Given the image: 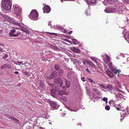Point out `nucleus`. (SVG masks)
<instances>
[{
    "label": "nucleus",
    "instance_id": "obj_1",
    "mask_svg": "<svg viewBox=\"0 0 129 129\" xmlns=\"http://www.w3.org/2000/svg\"><path fill=\"white\" fill-rule=\"evenodd\" d=\"M13 8H14L15 14L16 15V17L19 19V20H15L13 19H12L11 20V21L13 24H15L19 27H22V25H24L23 24L19 23L21 22L22 20L21 14V9L20 7L16 6L15 5L13 6Z\"/></svg>",
    "mask_w": 129,
    "mask_h": 129
},
{
    "label": "nucleus",
    "instance_id": "obj_2",
    "mask_svg": "<svg viewBox=\"0 0 129 129\" xmlns=\"http://www.w3.org/2000/svg\"><path fill=\"white\" fill-rule=\"evenodd\" d=\"M2 7L6 10H10L12 7L11 2L9 0H3L1 3Z\"/></svg>",
    "mask_w": 129,
    "mask_h": 129
},
{
    "label": "nucleus",
    "instance_id": "obj_3",
    "mask_svg": "<svg viewBox=\"0 0 129 129\" xmlns=\"http://www.w3.org/2000/svg\"><path fill=\"white\" fill-rule=\"evenodd\" d=\"M38 14L36 10H33L31 12L29 17L32 20H36L38 19Z\"/></svg>",
    "mask_w": 129,
    "mask_h": 129
},
{
    "label": "nucleus",
    "instance_id": "obj_4",
    "mask_svg": "<svg viewBox=\"0 0 129 129\" xmlns=\"http://www.w3.org/2000/svg\"><path fill=\"white\" fill-rule=\"evenodd\" d=\"M101 57L104 62L106 64L108 63V64H112V63H111L110 58L109 56L106 54L102 55Z\"/></svg>",
    "mask_w": 129,
    "mask_h": 129
},
{
    "label": "nucleus",
    "instance_id": "obj_5",
    "mask_svg": "<svg viewBox=\"0 0 129 129\" xmlns=\"http://www.w3.org/2000/svg\"><path fill=\"white\" fill-rule=\"evenodd\" d=\"M57 81L60 82V85L61 87H62L63 88V90L59 91L58 93V94L60 95H62L65 94V91L66 90V88L63 87L62 86V80L60 78H58L57 80Z\"/></svg>",
    "mask_w": 129,
    "mask_h": 129
},
{
    "label": "nucleus",
    "instance_id": "obj_6",
    "mask_svg": "<svg viewBox=\"0 0 129 129\" xmlns=\"http://www.w3.org/2000/svg\"><path fill=\"white\" fill-rule=\"evenodd\" d=\"M16 33L15 30L14 29H12L10 30V32L9 33L8 35L10 37H16L21 34L20 32H18L16 34H15Z\"/></svg>",
    "mask_w": 129,
    "mask_h": 129
},
{
    "label": "nucleus",
    "instance_id": "obj_7",
    "mask_svg": "<svg viewBox=\"0 0 129 129\" xmlns=\"http://www.w3.org/2000/svg\"><path fill=\"white\" fill-rule=\"evenodd\" d=\"M122 9V6L119 4H117L116 5H114V6L113 12L114 11L115 13L121 10Z\"/></svg>",
    "mask_w": 129,
    "mask_h": 129
},
{
    "label": "nucleus",
    "instance_id": "obj_8",
    "mask_svg": "<svg viewBox=\"0 0 129 129\" xmlns=\"http://www.w3.org/2000/svg\"><path fill=\"white\" fill-rule=\"evenodd\" d=\"M44 13H48L51 10V9L50 7L47 5H46L43 8Z\"/></svg>",
    "mask_w": 129,
    "mask_h": 129
},
{
    "label": "nucleus",
    "instance_id": "obj_9",
    "mask_svg": "<svg viewBox=\"0 0 129 129\" xmlns=\"http://www.w3.org/2000/svg\"><path fill=\"white\" fill-rule=\"evenodd\" d=\"M86 2L88 4L93 5L96 4L95 0H85Z\"/></svg>",
    "mask_w": 129,
    "mask_h": 129
},
{
    "label": "nucleus",
    "instance_id": "obj_10",
    "mask_svg": "<svg viewBox=\"0 0 129 129\" xmlns=\"http://www.w3.org/2000/svg\"><path fill=\"white\" fill-rule=\"evenodd\" d=\"M49 103L53 108H55L57 106V104L56 102L50 101L49 100L48 101Z\"/></svg>",
    "mask_w": 129,
    "mask_h": 129
},
{
    "label": "nucleus",
    "instance_id": "obj_11",
    "mask_svg": "<svg viewBox=\"0 0 129 129\" xmlns=\"http://www.w3.org/2000/svg\"><path fill=\"white\" fill-rule=\"evenodd\" d=\"M91 59L94 62H95L96 64H101V62L103 63V62H101L99 59H96L94 57H92L91 58Z\"/></svg>",
    "mask_w": 129,
    "mask_h": 129
},
{
    "label": "nucleus",
    "instance_id": "obj_12",
    "mask_svg": "<svg viewBox=\"0 0 129 129\" xmlns=\"http://www.w3.org/2000/svg\"><path fill=\"white\" fill-rule=\"evenodd\" d=\"M56 72L55 71H54L49 76L47 77V78L49 79H52L54 77L56 76Z\"/></svg>",
    "mask_w": 129,
    "mask_h": 129
},
{
    "label": "nucleus",
    "instance_id": "obj_13",
    "mask_svg": "<svg viewBox=\"0 0 129 129\" xmlns=\"http://www.w3.org/2000/svg\"><path fill=\"white\" fill-rule=\"evenodd\" d=\"M110 70H108L106 71V73L108 75L110 78H112L113 77V73L112 72L113 71V70L110 69Z\"/></svg>",
    "mask_w": 129,
    "mask_h": 129
},
{
    "label": "nucleus",
    "instance_id": "obj_14",
    "mask_svg": "<svg viewBox=\"0 0 129 129\" xmlns=\"http://www.w3.org/2000/svg\"><path fill=\"white\" fill-rule=\"evenodd\" d=\"M122 111V113L123 116L122 117L124 116H129V111H128L127 109L126 108V109L123 110V109Z\"/></svg>",
    "mask_w": 129,
    "mask_h": 129
},
{
    "label": "nucleus",
    "instance_id": "obj_15",
    "mask_svg": "<svg viewBox=\"0 0 129 129\" xmlns=\"http://www.w3.org/2000/svg\"><path fill=\"white\" fill-rule=\"evenodd\" d=\"M105 12L107 13H112L113 12V9L112 8H108L106 10H104Z\"/></svg>",
    "mask_w": 129,
    "mask_h": 129
},
{
    "label": "nucleus",
    "instance_id": "obj_16",
    "mask_svg": "<svg viewBox=\"0 0 129 129\" xmlns=\"http://www.w3.org/2000/svg\"><path fill=\"white\" fill-rule=\"evenodd\" d=\"M49 46L52 49L56 51L58 50L59 49L57 47H55L54 45L49 44Z\"/></svg>",
    "mask_w": 129,
    "mask_h": 129
},
{
    "label": "nucleus",
    "instance_id": "obj_17",
    "mask_svg": "<svg viewBox=\"0 0 129 129\" xmlns=\"http://www.w3.org/2000/svg\"><path fill=\"white\" fill-rule=\"evenodd\" d=\"M21 29L22 31L26 33V34H29L30 33V31L29 30L24 27L21 28Z\"/></svg>",
    "mask_w": 129,
    "mask_h": 129
},
{
    "label": "nucleus",
    "instance_id": "obj_18",
    "mask_svg": "<svg viewBox=\"0 0 129 129\" xmlns=\"http://www.w3.org/2000/svg\"><path fill=\"white\" fill-rule=\"evenodd\" d=\"M74 76V73L72 72H70L67 75V77L68 78L70 79L73 77Z\"/></svg>",
    "mask_w": 129,
    "mask_h": 129
},
{
    "label": "nucleus",
    "instance_id": "obj_19",
    "mask_svg": "<svg viewBox=\"0 0 129 129\" xmlns=\"http://www.w3.org/2000/svg\"><path fill=\"white\" fill-rule=\"evenodd\" d=\"M83 63L84 64H93L92 62L87 60H85L84 62H83Z\"/></svg>",
    "mask_w": 129,
    "mask_h": 129
},
{
    "label": "nucleus",
    "instance_id": "obj_20",
    "mask_svg": "<svg viewBox=\"0 0 129 129\" xmlns=\"http://www.w3.org/2000/svg\"><path fill=\"white\" fill-rule=\"evenodd\" d=\"M73 50L74 52L77 53H79L81 52V50L78 48L75 47H73Z\"/></svg>",
    "mask_w": 129,
    "mask_h": 129
},
{
    "label": "nucleus",
    "instance_id": "obj_21",
    "mask_svg": "<svg viewBox=\"0 0 129 129\" xmlns=\"http://www.w3.org/2000/svg\"><path fill=\"white\" fill-rule=\"evenodd\" d=\"M119 69H117L115 70L113 69V73L115 74V75H116L118 77H119Z\"/></svg>",
    "mask_w": 129,
    "mask_h": 129
},
{
    "label": "nucleus",
    "instance_id": "obj_22",
    "mask_svg": "<svg viewBox=\"0 0 129 129\" xmlns=\"http://www.w3.org/2000/svg\"><path fill=\"white\" fill-rule=\"evenodd\" d=\"M65 80L66 84V86L68 88L70 87V81L68 80H67L66 79H65Z\"/></svg>",
    "mask_w": 129,
    "mask_h": 129
},
{
    "label": "nucleus",
    "instance_id": "obj_23",
    "mask_svg": "<svg viewBox=\"0 0 129 129\" xmlns=\"http://www.w3.org/2000/svg\"><path fill=\"white\" fill-rule=\"evenodd\" d=\"M116 96L117 98H121L122 97L123 95L122 94L119 92H117L115 93Z\"/></svg>",
    "mask_w": 129,
    "mask_h": 129
},
{
    "label": "nucleus",
    "instance_id": "obj_24",
    "mask_svg": "<svg viewBox=\"0 0 129 129\" xmlns=\"http://www.w3.org/2000/svg\"><path fill=\"white\" fill-rule=\"evenodd\" d=\"M1 16L3 17V18L6 20H8V19H9V17L3 14H2Z\"/></svg>",
    "mask_w": 129,
    "mask_h": 129
},
{
    "label": "nucleus",
    "instance_id": "obj_25",
    "mask_svg": "<svg viewBox=\"0 0 129 129\" xmlns=\"http://www.w3.org/2000/svg\"><path fill=\"white\" fill-rule=\"evenodd\" d=\"M72 40L73 41L74 44L76 45L79 44V42H78L77 40L76 39H73Z\"/></svg>",
    "mask_w": 129,
    "mask_h": 129
},
{
    "label": "nucleus",
    "instance_id": "obj_26",
    "mask_svg": "<svg viewBox=\"0 0 129 129\" xmlns=\"http://www.w3.org/2000/svg\"><path fill=\"white\" fill-rule=\"evenodd\" d=\"M56 26L57 27V28L58 27V28H60L61 31H63L64 33H65L66 32V30L63 28H61V27L60 26H59L58 25V26Z\"/></svg>",
    "mask_w": 129,
    "mask_h": 129
},
{
    "label": "nucleus",
    "instance_id": "obj_27",
    "mask_svg": "<svg viewBox=\"0 0 129 129\" xmlns=\"http://www.w3.org/2000/svg\"><path fill=\"white\" fill-rule=\"evenodd\" d=\"M87 79L89 81V82H91V83H93L94 84L95 83V82H94V81H93V80H92V79H91V78H89L88 77H87Z\"/></svg>",
    "mask_w": 129,
    "mask_h": 129
},
{
    "label": "nucleus",
    "instance_id": "obj_28",
    "mask_svg": "<svg viewBox=\"0 0 129 129\" xmlns=\"http://www.w3.org/2000/svg\"><path fill=\"white\" fill-rule=\"evenodd\" d=\"M93 90L97 94H99L100 93V92L98 90L95 88L93 89Z\"/></svg>",
    "mask_w": 129,
    "mask_h": 129
},
{
    "label": "nucleus",
    "instance_id": "obj_29",
    "mask_svg": "<svg viewBox=\"0 0 129 129\" xmlns=\"http://www.w3.org/2000/svg\"><path fill=\"white\" fill-rule=\"evenodd\" d=\"M23 61H15L14 62V63L16 64H21L23 62Z\"/></svg>",
    "mask_w": 129,
    "mask_h": 129
},
{
    "label": "nucleus",
    "instance_id": "obj_30",
    "mask_svg": "<svg viewBox=\"0 0 129 129\" xmlns=\"http://www.w3.org/2000/svg\"><path fill=\"white\" fill-rule=\"evenodd\" d=\"M113 107H114L115 108V109H116L118 111H119V110L123 111V109L121 107L120 108H119L116 107H115L114 106H113Z\"/></svg>",
    "mask_w": 129,
    "mask_h": 129
},
{
    "label": "nucleus",
    "instance_id": "obj_31",
    "mask_svg": "<svg viewBox=\"0 0 129 129\" xmlns=\"http://www.w3.org/2000/svg\"><path fill=\"white\" fill-rule=\"evenodd\" d=\"M105 87L106 89V88H109V89H111L112 88V86L110 84L107 85V86H105L104 87Z\"/></svg>",
    "mask_w": 129,
    "mask_h": 129
},
{
    "label": "nucleus",
    "instance_id": "obj_32",
    "mask_svg": "<svg viewBox=\"0 0 129 129\" xmlns=\"http://www.w3.org/2000/svg\"><path fill=\"white\" fill-rule=\"evenodd\" d=\"M97 84L100 86L106 89L105 87H104V86L102 84H101L99 83H97Z\"/></svg>",
    "mask_w": 129,
    "mask_h": 129
},
{
    "label": "nucleus",
    "instance_id": "obj_33",
    "mask_svg": "<svg viewBox=\"0 0 129 129\" xmlns=\"http://www.w3.org/2000/svg\"><path fill=\"white\" fill-rule=\"evenodd\" d=\"M55 67L56 70H58L60 68L59 65H55Z\"/></svg>",
    "mask_w": 129,
    "mask_h": 129
},
{
    "label": "nucleus",
    "instance_id": "obj_34",
    "mask_svg": "<svg viewBox=\"0 0 129 129\" xmlns=\"http://www.w3.org/2000/svg\"><path fill=\"white\" fill-rule=\"evenodd\" d=\"M107 1L110 4H113V0H107Z\"/></svg>",
    "mask_w": 129,
    "mask_h": 129
},
{
    "label": "nucleus",
    "instance_id": "obj_35",
    "mask_svg": "<svg viewBox=\"0 0 129 129\" xmlns=\"http://www.w3.org/2000/svg\"><path fill=\"white\" fill-rule=\"evenodd\" d=\"M8 57V55L7 54H5L4 56H3V59H6Z\"/></svg>",
    "mask_w": 129,
    "mask_h": 129
},
{
    "label": "nucleus",
    "instance_id": "obj_36",
    "mask_svg": "<svg viewBox=\"0 0 129 129\" xmlns=\"http://www.w3.org/2000/svg\"><path fill=\"white\" fill-rule=\"evenodd\" d=\"M105 108L106 110H109L110 109V107L108 106H106Z\"/></svg>",
    "mask_w": 129,
    "mask_h": 129
},
{
    "label": "nucleus",
    "instance_id": "obj_37",
    "mask_svg": "<svg viewBox=\"0 0 129 129\" xmlns=\"http://www.w3.org/2000/svg\"><path fill=\"white\" fill-rule=\"evenodd\" d=\"M124 2L126 4L129 3V0H123Z\"/></svg>",
    "mask_w": 129,
    "mask_h": 129
},
{
    "label": "nucleus",
    "instance_id": "obj_38",
    "mask_svg": "<svg viewBox=\"0 0 129 129\" xmlns=\"http://www.w3.org/2000/svg\"><path fill=\"white\" fill-rule=\"evenodd\" d=\"M108 100V98H107L104 97L102 99V100L104 101H105Z\"/></svg>",
    "mask_w": 129,
    "mask_h": 129
},
{
    "label": "nucleus",
    "instance_id": "obj_39",
    "mask_svg": "<svg viewBox=\"0 0 129 129\" xmlns=\"http://www.w3.org/2000/svg\"><path fill=\"white\" fill-rule=\"evenodd\" d=\"M91 67H92L95 69H96L97 68L96 67L95 65H91Z\"/></svg>",
    "mask_w": 129,
    "mask_h": 129
},
{
    "label": "nucleus",
    "instance_id": "obj_40",
    "mask_svg": "<svg viewBox=\"0 0 129 129\" xmlns=\"http://www.w3.org/2000/svg\"><path fill=\"white\" fill-rule=\"evenodd\" d=\"M14 120L15 121H16L17 122H19V121L17 118H14Z\"/></svg>",
    "mask_w": 129,
    "mask_h": 129
},
{
    "label": "nucleus",
    "instance_id": "obj_41",
    "mask_svg": "<svg viewBox=\"0 0 129 129\" xmlns=\"http://www.w3.org/2000/svg\"><path fill=\"white\" fill-rule=\"evenodd\" d=\"M115 90L117 91L118 92H120V91H121V90L119 89L118 88H115Z\"/></svg>",
    "mask_w": 129,
    "mask_h": 129
},
{
    "label": "nucleus",
    "instance_id": "obj_42",
    "mask_svg": "<svg viewBox=\"0 0 129 129\" xmlns=\"http://www.w3.org/2000/svg\"><path fill=\"white\" fill-rule=\"evenodd\" d=\"M24 73L25 75H28L29 74V73L27 72H24Z\"/></svg>",
    "mask_w": 129,
    "mask_h": 129
},
{
    "label": "nucleus",
    "instance_id": "obj_43",
    "mask_svg": "<svg viewBox=\"0 0 129 129\" xmlns=\"http://www.w3.org/2000/svg\"><path fill=\"white\" fill-rule=\"evenodd\" d=\"M6 65H3L2 67H1V69H4L6 68L5 67Z\"/></svg>",
    "mask_w": 129,
    "mask_h": 129
},
{
    "label": "nucleus",
    "instance_id": "obj_44",
    "mask_svg": "<svg viewBox=\"0 0 129 129\" xmlns=\"http://www.w3.org/2000/svg\"><path fill=\"white\" fill-rule=\"evenodd\" d=\"M88 13L87 11H86V15L87 16L90 15V13Z\"/></svg>",
    "mask_w": 129,
    "mask_h": 129
},
{
    "label": "nucleus",
    "instance_id": "obj_45",
    "mask_svg": "<svg viewBox=\"0 0 129 129\" xmlns=\"http://www.w3.org/2000/svg\"><path fill=\"white\" fill-rule=\"evenodd\" d=\"M86 71L88 72V73H91V72L88 69H86Z\"/></svg>",
    "mask_w": 129,
    "mask_h": 129
},
{
    "label": "nucleus",
    "instance_id": "obj_46",
    "mask_svg": "<svg viewBox=\"0 0 129 129\" xmlns=\"http://www.w3.org/2000/svg\"><path fill=\"white\" fill-rule=\"evenodd\" d=\"M48 33L51 35H55V33Z\"/></svg>",
    "mask_w": 129,
    "mask_h": 129
},
{
    "label": "nucleus",
    "instance_id": "obj_47",
    "mask_svg": "<svg viewBox=\"0 0 129 129\" xmlns=\"http://www.w3.org/2000/svg\"><path fill=\"white\" fill-rule=\"evenodd\" d=\"M15 118V117H13V116H11L10 117V118L11 119L13 120H14V118Z\"/></svg>",
    "mask_w": 129,
    "mask_h": 129
},
{
    "label": "nucleus",
    "instance_id": "obj_48",
    "mask_svg": "<svg viewBox=\"0 0 129 129\" xmlns=\"http://www.w3.org/2000/svg\"><path fill=\"white\" fill-rule=\"evenodd\" d=\"M3 51L4 50H3V49L1 48V49H0V53L3 52Z\"/></svg>",
    "mask_w": 129,
    "mask_h": 129
},
{
    "label": "nucleus",
    "instance_id": "obj_49",
    "mask_svg": "<svg viewBox=\"0 0 129 129\" xmlns=\"http://www.w3.org/2000/svg\"><path fill=\"white\" fill-rule=\"evenodd\" d=\"M73 32L72 31H71L68 33V34H72Z\"/></svg>",
    "mask_w": 129,
    "mask_h": 129
},
{
    "label": "nucleus",
    "instance_id": "obj_50",
    "mask_svg": "<svg viewBox=\"0 0 129 129\" xmlns=\"http://www.w3.org/2000/svg\"><path fill=\"white\" fill-rule=\"evenodd\" d=\"M14 73L15 74H18L19 73V72L18 71H15L14 72Z\"/></svg>",
    "mask_w": 129,
    "mask_h": 129
},
{
    "label": "nucleus",
    "instance_id": "obj_51",
    "mask_svg": "<svg viewBox=\"0 0 129 129\" xmlns=\"http://www.w3.org/2000/svg\"><path fill=\"white\" fill-rule=\"evenodd\" d=\"M48 25L51 27V23L50 22H49V23L48 24Z\"/></svg>",
    "mask_w": 129,
    "mask_h": 129
},
{
    "label": "nucleus",
    "instance_id": "obj_52",
    "mask_svg": "<svg viewBox=\"0 0 129 129\" xmlns=\"http://www.w3.org/2000/svg\"><path fill=\"white\" fill-rule=\"evenodd\" d=\"M63 98H64L63 99L65 101H67V98L66 97H64Z\"/></svg>",
    "mask_w": 129,
    "mask_h": 129
},
{
    "label": "nucleus",
    "instance_id": "obj_53",
    "mask_svg": "<svg viewBox=\"0 0 129 129\" xmlns=\"http://www.w3.org/2000/svg\"><path fill=\"white\" fill-rule=\"evenodd\" d=\"M83 45L82 44H79V46L81 47Z\"/></svg>",
    "mask_w": 129,
    "mask_h": 129
},
{
    "label": "nucleus",
    "instance_id": "obj_54",
    "mask_svg": "<svg viewBox=\"0 0 129 129\" xmlns=\"http://www.w3.org/2000/svg\"><path fill=\"white\" fill-rule=\"evenodd\" d=\"M0 46H3V45L2 44L0 43Z\"/></svg>",
    "mask_w": 129,
    "mask_h": 129
},
{
    "label": "nucleus",
    "instance_id": "obj_55",
    "mask_svg": "<svg viewBox=\"0 0 129 129\" xmlns=\"http://www.w3.org/2000/svg\"><path fill=\"white\" fill-rule=\"evenodd\" d=\"M3 13H2L1 12H0V15L1 16H2V14Z\"/></svg>",
    "mask_w": 129,
    "mask_h": 129
},
{
    "label": "nucleus",
    "instance_id": "obj_56",
    "mask_svg": "<svg viewBox=\"0 0 129 129\" xmlns=\"http://www.w3.org/2000/svg\"><path fill=\"white\" fill-rule=\"evenodd\" d=\"M82 81L83 82H85V81L86 80L85 79H83V80Z\"/></svg>",
    "mask_w": 129,
    "mask_h": 129
},
{
    "label": "nucleus",
    "instance_id": "obj_57",
    "mask_svg": "<svg viewBox=\"0 0 129 129\" xmlns=\"http://www.w3.org/2000/svg\"><path fill=\"white\" fill-rule=\"evenodd\" d=\"M82 81L83 82H85V81L86 80L85 79H83V80Z\"/></svg>",
    "mask_w": 129,
    "mask_h": 129
},
{
    "label": "nucleus",
    "instance_id": "obj_58",
    "mask_svg": "<svg viewBox=\"0 0 129 129\" xmlns=\"http://www.w3.org/2000/svg\"><path fill=\"white\" fill-rule=\"evenodd\" d=\"M117 84H118V85H119V82L118 81H117Z\"/></svg>",
    "mask_w": 129,
    "mask_h": 129
},
{
    "label": "nucleus",
    "instance_id": "obj_59",
    "mask_svg": "<svg viewBox=\"0 0 129 129\" xmlns=\"http://www.w3.org/2000/svg\"><path fill=\"white\" fill-rule=\"evenodd\" d=\"M105 103H108V101H107V100H106V101H105Z\"/></svg>",
    "mask_w": 129,
    "mask_h": 129
},
{
    "label": "nucleus",
    "instance_id": "obj_60",
    "mask_svg": "<svg viewBox=\"0 0 129 129\" xmlns=\"http://www.w3.org/2000/svg\"><path fill=\"white\" fill-rule=\"evenodd\" d=\"M85 78V77H82V79H84Z\"/></svg>",
    "mask_w": 129,
    "mask_h": 129
},
{
    "label": "nucleus",
    "instance_id": "obj_61",
    "mask_svg": "<svg viewBox=\"0 0 129 129\" xmlns=\"http://www.w3.org/2000/svg\"><path fill=\"white\" fill-rule=\"evenodd\" d=\"M52 90H51V94H52Z\"/></svg>",
    "mask_w": 129,
    "mask_h": 129
},
{
    "label": "nucleus",
    "instance_id": "obj_62",
    "mask_svg": "<svg viewBox=\"0 0 129 129\" xmlns=\"http://www.w3.org/2000/svg\"><path fill=\"white\" fill-rule=\"evenodd\" d=\"M1 32H2L1 31V30H0V34H1Z\"/></svg>",
    "mask_w": 129,
    "mask_h": 129
},
{
    "label": "nucleus",
    "instance_id": "obj_63",
    "mask_svg": "<svg viewBox=\"0 0 129 129\" xmlns=\"http://www.w3.org/2000/svg\"><path fill=\"white\" fill-rule=\"evenodd\" d=\"M128 37L129 39V34H128Z\"/></svg>",
    "mask_w": 129,
    "mask_h": 129
},
{
    "label": "nucleus",
    "instance_id": "obj_64",
    "mask_svg": "<svg viewBox=\"0 0 129 129\" xmlns=\"http://www.w3.org/2000/svg\"><path fill=\"white\" fill-rule=\"evenodd\" d=\"M26 63H23L22 64V65H23V64H26Z\"/></svg>",
    "mask_w": 129,
    "mask_h": 129
}]
</instances>
